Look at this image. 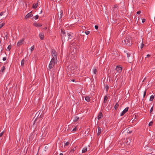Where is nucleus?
<instances>
[{
  "label": "nucleus",
  "mask_w": 155,
  "mask_h": 155,
  "mask_svg": "<svg viewBox=\"0 0 155 155\" xmlns=\"http://www.w3.org/2000/svg\"><path fill=\"white\" fill-rule=\"evenodd\" d=\"M153 110V107H152L150 109V112L151 113Z\"/></svg>",
  "instance_id": "44"
},
{
  "label": "nucleus",
  "mask_w": 155,
  "mask_h": 155,
  "mask_svg": "<svg viewBox=\"0 0 155 155\" xmlns=\"http://www.w3.org/2000/svg\"><path fill=\"white\" fill-rule=\"evenodd\" d=\"M79 119V117H78L76 116L75 117L74 119L73 120V121L74 122H76Z\"/></svg>",
  "instance_id": "22"
},
{
  "label": "nucleus",
  "mask_w": 155,
  "mask_h": 155,
  "mask_svg": "<svg viewBox=\"0 0 155 155\" xmlns=\"http://www.w3.org/2000/svg\"><path fill=\"white\" fill-rule=\"evenodd\" d=\"M45 29H47V28H45Z\"/></svg>",
  "instance_id": "61"
},
{
  "label": "nucleus",
  "mask_w": 155,
  "mask_h": 155,
  "mask_svg": "<svg viewBox=\"0 0 155 155\" xmlns=\"http://www.w3.org/2000/svg\"><path fill=\"white\" fill-rule=\"evenodd\" d=\"M45 29H47V28H45Z\"/></svg>",
  "instance_id": "62"
},
{
  "label": "nucleus",
  "mask_w": 155,
  "mask_h": 155,
  "mask_svg": "<svg viewBox=\"0 0 155 155\" xmlns=\"http://www.w3.org/2000/svg\"><path fill=\"white\" fill-rule=\"evenodd\" d=\"M71 130L70 129H68V130H67V131L69 132V131H70Z\"/></svg>",
  "instance_id": "55"
},
{
  "label": "nucleus",
  "mask_w": 155,
  "mask_h": 155,
  "mask_svg": "<svg viewBox=\"0 0 155 155\" xmlns=\"http://www.w3.org/2000/svg\"><path fill=\"white\" fill-rule=\"evenodd\" d=\"M122 69V68L121 67L118 66H117L115 68V70L117 71L119 73H120L121 72Z\"/></svg>",
  "instance_id": "9"
},
{
  "label": "nucleus",
  "mask_w": 155,
  "mask_h": 155,
  "mask_svg": "<svg viewBox=\"0 0 155 155\" xmlns=\"http://www.w3.org/2000/svg\"><path fill=\"white\" fill-rule=\"evenodd\" d=\"M153 124V122L152 121L150 122L149 123V126H152Z\"/></svg>",
  "instance_id": "36"
},
{
  "label": "nucleus",
  "mask_w": 155,
  "mask_h": 155,
  "mask_svg": "<svg viewBox=\"0 0 155 155\" xmlns=\"http://www.w3.org/2000/svg\"><path fill=\"white\" fill-rule=\"evenodd\" d=\"M34 48L35 47L34 45L31 47V51H32L34 50Z\"/></svg>",
  "instance_id": "33"
},
{
  "label": "nucleus",
  "mask_w": 155,
  "mask_h": 155,
  "mask_svg": "<svg viewBox=\"0 0 155 155\" xmlns=\"http://www.w3.org/2000/svg\"><path fill=\"white\" fill-rule=\"evenodd\" d=\"M147 57H150V55L148 54L147 55Z\"/></svg>",
  "instance_id": "54"
},
{
  "label": "nucleus",
  "mask_w": 155,
  "mask_h": 155,
  "mask_svg": "<svg viewBox=\"0 0 155 155\" xmlns=\"http://www.w3.org/2000/svg\"><path fill=\"white\" fill-rule=\"evenodd\" d=\"M57 58H54L53 57L52 58L50 62L52 63H55V61H56V60H57Z\"/></svg>",
  "instance_id": "19"
},
{
  "label": "nucleus",
  "mask_w": 155,
  "mask_h": 155,
  "mask_svg": "<svg viewBox=\"0 0 155 155\" xmlns=\"http://www.w3.org/2000/svg\"><path fill=\"white\" fill-rule=\"evenodd\" d=\"M82 28L83 29H84V28H85V27L84 26H82Z\"/></svg>",
  "instance_id": "53"
},
{
  "label": "nucleus",
  "mask_w": 155,
  "mask_h": 155,
  "mask_svg": "<svg viewBox=\"0 0 155 155\" xmlns=\"http://www.w3.org/2000/svg\"><path fill=\"white\" fill-rule=\"evenodd\" d=\"M132 131L131 130L129 131V132H128V134H131L132 133Z\"/></svg>",
  "instance_id": "52"
},
{
  "label": "nucleus",
  "mask_w": 155,
  "mask_h": 155,
  "mask_svg": "<svg viewBox=\"0 0 155 155\" xmlns=\"http://www.w3.org/2000/svg\"><path fill=\"white\" fill-rule=\"evenodd\" d=\"M42 12V11L41 10V12L40 13H41Z\"/></svg>",
  "instance_id": "60"
},
{
  "label": "nucleus",
  "mask_w": 155,
  "mask_h": 155,
  "mask_svg": "<svg viewBox=\"0 0 155 155\" xmlns=\"http://www.w3.org/2000/svg\"><path fill=\"white\" fill-rule=\"evenodd\" d=\"M4 25V24L3 23H2V24L0 25V28H1Z\"/></svg>",
  "instance_id": "43"
},
{
  "label": "nucleus",
  "mask_w": 155,
  "mask_h": 155,
  "mask_svg": "<svg viewBox=\"0 0 155 155\" xmlns=\"http://www.w3.org/2000/svg\"><path fill=\"white\" fill-rule=\"evenodd\" d=\"M125 44L127 45H131L132 42L130 40H129L127 38H126L124 40Z\"/></svg>",
  "instance_id": "5"
},
{
  "label": "nucleus",
  "mask_w": 155,
  "mask_h": 155,
  "mask_svg": "<svg viewBox=\"0 0 155 155\" xmlns=\"http://www.w3.org/2000/svg\"><path fill=\"white\" fill-rule=\"evenodd\" d=\"M4 131H3L0 134V137H1L2 136V135L4 134Z\"/></svg>",
  "instance_id": "39"
},
{
  "label": "nucleus",
  "mask_w": 155,
  "mask_h": 155,
  "mask_svg": "<svg viewBox=\"0 0 155 155\" xmlns=\"http://www.w3.org/2000/svg\"><path fill=\"white\" fill-rule=\"evenodd\" d=\"M61 39L62 40V41H66L69 40V37L68 35V33H67L65 35H61Z\"/></svg>",
  "instance_id": "3"
},
{
  "label": "nucleus",
  "mask_w": 155,
  "mask_h": 155,
  "mask_svg": "<svg viewBox=\"0 0 155 155\" xmlns=\"http://www.w3.org/2000/svg\"><path fill=\"white\" fill-rule=\"evenodd\" d=\"M77 130V128L76 127L74 128L73 130H72V131H75Z\"/></svg>",
  "instance_id": "46"
},
{
  "label": "nucleus",
  "mask_w": 155,
  "mask_h": 155,
  "mask_svg": "<svg viewBox=\"0 0 155 155\" xmlns=\"http://www.w3.org/2000/svg\"><path fill=\"white\" fill-rule=\"evenodd\" d=\"M7 48L9 50V51L11 48V46L9 45L8 46Z\"/></svg>",
  "instance_id": "37"
},
{
  "label": "nucleus",
  "mask_w": 155,
  "mask_h": 155,
  "mask_svg": "<svg viewBox=\"0 0 155 155\" xmlns=\"http://www.w3.org/2000/svg\"><path fill=\"white\" fill-rule=\"evenodd\" d=\"M95 28L96 29H97L98 28V26L97 25H95Z\"/></svg>",
  "instance_id": "49"
},
{
  "label": "nucleus",
  "mask_w": 155,
  "mask_h": 155,
  "mask_svg": "<svg viewBox=\"0 0 155 155\" xmlns=\"http://www.w3.org/2000/svg\"><path fill=\"white\" fill-rule=\"evenodd\" d=\"M33 16V15L32 14V12H30L25 17V18L27 19L29 18V17H32Z\"/></svg>",
  "instance_id": "12"
},
{
  "label": "nucleus",
  "mask_w": 155,
  "mask_h": 155,
  "mask_svg": "<svg viewBox=\"0 0 155 155\" xmlns=\"http://www.w3.org/2000/svg\"><path fill=\"white\" fill-rule=\"evenodd\" d=\"M70 144V143L69 142H67L65 144L64 147L65 146H68Z\"/></svg>",
  "instance_id": "31"
},
{
  "label": "nucleus",
  "mask_w": 155,
  "mask_h": 155,
  "mask_svg": "<svg viewBox=\"0 0 155 155\" xmlns=\"http://www.w3.org/2000/svg\"><path fill=\"white\" fill-rule=\"evenodd\" d=\"M63 155V153H60V155Z\"/></svg>",
  "instance_id": "57"
},
{
  "label": "nucleus",
  "mask_w": 155,
  "mask_h": 155,
  "mask_svg": "<svg viewBox=\"0 0 155 155\" xmlns=\"http://www.w3.org/2000/svg\"><path fill=\"white\" fill-rule=\"evenodd\" d=\"M61 32L62 34V35H65V34H66V33L64 31V30H63L62 29L61 30Z\"/></svg>",
  "instance_id": "29"
},
{
  "label": "nucleus",
  "mask_w": 155,
  "mask_h": 155,
  "mask_svg": "<svg viewBox=\"0 0 155 155\" xmlns=\"http://www.w3.org/2000/svg\"><path fill=\"white\" fill-rule=\"evenodd\" d=\"M51 54L53 58H57V53L55 50L53 49L52 51Z\"/></svg>",
  "instance_id": "6"
},
{
  "label": "nucleus",
  "mask_w": 155,
  "mask_h": 155,
  "mask_svg": "<svg viewBox=\"0 0 155 155\" xmlns=\"http://www.w3.org/2000/svg\"><path fill=\"white\" fill-rule=\"evenodd\" d=\"M136 116H135V118L134 119H133V118L131 119L130 120V121H131L132 123H133L134 121H136V120H135V119L136 118Z\"/></svg>",
  "instance_id": "30"
},
{
  "label": "nucleus",
  "mask_w": 155,
  "mask_h": 155,
  "mask_svg": "<svg viewBox=\"0 0 155 155\" xmlns=\"http://www.w3.org/2000/svg\"><path fill=\"white\" fill-rule=\"evenodd\" d=\"M144 45V44L143 43V42H142L141 45L140 47V48L142 49L143 48Z\"/></svg>",
  "instance_id": "41"
},
{
  "label": "nucleus",
  "mask_w": 155,
  "mask_h": 155,
  "mask_svg": "<svg viewBox=\"0 0 155 155\" xmlns=\"http://www.w3.org/2000/svg\"><path fill=\"white\" fill-rule=\"evenodd\" d=\"M35 26L36 27H40L42 25L40 23H35L34 24Z\"/></svg>",
  "instance_id": "24"
},
{
  "label": "nucleus",
  "mask_w": 155,
  "mask_h": 155,
  "mask_svg": "<svg viewBox=\"0 0 155 155\" xmlns=\"http://www.w3.org/2000/svg\"><path fill=\"white\" fill-rule=\"evenodd\" d=\"M4 13V12H1L0 13V15L1 16H2L3 15Z\"/></svg>",
  "instance_id": "48"
},
{
  "label": "nucleus",
  "mask_w": 155,
  "mask_h": 155,
  "mask_svg": "<svg viewBox=\"0 0 155 155\" xmlns=\"http://www.w3.org/2000/svg\"><path fill=\"white\" fill-rule=\"evenodd\" d=\"M76 68L74 65L69 66L67 67V71L70 74H74L76 71Z\"/></svg>",
  "instance_id": "1"
},
{
  "label": "nucleus",
  "mask_w": 155,
  "mask_h": 155,
  "mask_svg": "<svg viewBox=\"0 0 155 155\" xmlns=\"http://www.w3.org/2000/svg\"><path fill=\"white\" fill-rule=\"evenodd\" d=\"M101 131V129L99 127H98V130L97 133V135L98 136H99L100 134Z\"/></svg>",
  "instance_id": "16"
},
{
  "label": "nucleus",
  "mask_w": 155,
  "mask_h": 155,
  "mask_svg": "<svg viewBox=\"0 0 155 155\" xmlns=\"http://www.w3.org/2000/svg\"><path fill=\"white\" fill-rule=\"evenodd\" d=\"M76 149V147H74L73 149H71L70 151V153H71V154L73 153L74 151Z\"/></svg>",
  "instance_id": "23"
},
{
  "label": "nucleus",
  "mask_w": 155,
  "mask_h": 155,
  "mask_svg": "<svg viewBox=\"0 0 155 155\" xmlns=\"http://www.w3.org/2000/svg\"><path fill=\"white\" fill-rule=\"evenodd\" d=\"M55 65V63H52L50 62V64L48 66V69L50 71L54 67Z\"/></svg>",
  "instance_id": "7"
},
{
  "label": "nucleus",
  "mask_w": 155,
  "mask_h": 155,
  "mask_svg": "<svg viewBox=\"0 0 155 155\" xmlns=\"http://www.w3.org/2000/svg\"><path fill=\"white\" fill-rule=\"evenodd\" d=\"M103 117V114L102 112H100L98 115L97 119L98 120H100Z\"/></svg>",
  "instance_id": "13"
},
{
  "label": "nucleus",
  "mask_w": 155,
  "mask_h": 155,
  "mask_svg": "<svg viewBox=\"0 0 155 155\" xmlns=\"http://www.w3.org/2000/svg\"><path fill=\"white\" fill-rule=\"evenodd\" d=\"M127 144H130V143L129 142V143H128V142H129H129H131V141L130 140V139L129 138H128L127 140Z\"/></svg>",
  "instance_id": "32"
},
{
  "label": "nucleus",
  "mask_w": 155,
  "mask_h": 155,
  "mask_svg": "<svg viewBox=\"0 0 155 155\" xmlns=\"http://www.w3.org/2000/svg\"><path fill=\"white\" fill-rule=\"evenodd\" d=\"M5 66H3V67L2 68L1 70V72H2V73H4V72L5 71Z\"/></svg>",
  "instance_id": "18"
},
{
  "label": "nucleus",
  "mask_w": 155,
  "mask_h": 155,
  "mask_svg": "<svg viewBox=\"0 0 155 155\" xmlns=\"http://www.w3.org/2000/svg\"><path fill=\"white\" fill-rule=\"evenodd\" d=\"M97 72V70L96 69H93V72L95 74H96V72Z\"/></svg>",
  "instance_id": "34"
},
{
  "label": "nucleus",
  "mask_w": 155,
  "mask_h": 155,
  "mask_svg": "<svg viewBox=\"0 0 155 155\" xmlns=\"http://www.w3.org/2000/svg\"><path fill=\"white\" fill-rule=\"evenodd\" d=\"M145 19H143L142 20V23H144L145 22Z\"/></svg>",
  "instance_id": "50"
},
{
  "label": "nucleus",
  "mask_w": 155,
  "mask_h": 155,
  "mask_svg": "<svg viewBox=\"0 0 155 155\" xmlns=\"http://www.w3.org/2000/svg\"><path fill=\"white\" fill-rule=\"evenodd\" d=\"M146 91L145 90L144 92L143 97H145V95H146Z\"/></svg>",
  "instance_id": "45"
},
{
  "label": "nucleus",
  "mask_w": 155,
  "mask_h": 155,
  "mask_svg": "<svg viewBox=\"0 0 155 155\" xmlns=\"http://www.w3.org/2000/svg\"><path fill=\"white\" fill-rule=\"evenodd\" d=\"M106 106V105H105L104 104L103 105V107H105Z\"/></svg>",
  "instance_id": "56"
},
{
  "label": "nucleus",
  "mask_w": 155,
  "mask_h": 155,
  "mask_svg": "<svg viewBox=\"0 0 155 155\" xmlns=\"http://www.w3.org/2000/svg\"><path fill=\"white\" fill-rule=\"evenodd\" d=\"M119 104L117 103L114 106V108L115 110H117Z\"/></svg>",
  "instance_id": "26"
},
{
  "label": "nucleus",
  "mask_w": 155,
  "mask_h": 155,
  "mask_svg": "<svg viewBox=\"0 0 155 155\" xmlns=\"http://www.w3.org/2000/svg\"><path fill=\"white\" fill-rule=\"evenodd\" d=\"M129 107H126L120 114V115L121 116H123L125 114L128 110Z\"/></svg>",
  "instance_id": "8"
},
{
  "label": "nucleus",
  "mask_w": 155,
  "mask_h": 155,
  "mask_svg": "<svg viewBox=\"0 0 155 155\" xmlns=\"http://www.w3.org/2000/svg\"><path fill=\"white\" fill-rule=\"evenodd\" d=\"M85 100L87 102L90 101V97L88 96L86 97H85Z\"/></svg>",
  "instance_id": "21"
},
{
  "label": "nucleus",
  "mask_w": 155,
  "mask_h": 155,
  "mask_svg": "<svg viewBox=\"0 0 155 155\" xmlns=\"http://www.w3.org/2000/svg\"><path fill=\"white\" fill-rule=\"evenodd\" d=\"M105 87L106 88L107 91L109 88V87L107 85H106Z\"/></svg>",
  "instance_id": "35"
},
{
  "label": "nucleus",
  "mask_w": 155,
  "mask_h": 155,
  "mask_svg": "<svg viewBox=\"0 0 155 155\" xmlns=\"http://www.w3.org/2000/svg\"><path fill=\"white\" fill-rule=\"evenodd\" d=\"M154 96L152 95H151L150 97V100H149L150 101H153V100L154 99Z\"/></svg>",
  "instance_id": "27"
},
{
  "label": "nucleus",
  "mask_w": 155,
  "mask_h": 155,
  "mask_svg": "<svg viewBox=\"0 0 155 155\" xmlns=\"http://www.w3.org/2000/svg\"><path fill=\"white\" fill-rule=\"evenodd\" d=\"M90 32L89 31H85V33L86 35H88L90 34Z\"/></svg>",
  "instance_id": "38"
},
{
  "label": "nucleus",
  "mask_w": 155,
  "mask_h": 155,
  "mask_svg": "<svg viewBox=\"0 0 155 155\" xmlns=\"http://www.w3.org/2000/svg\"><path fill=\"white\" fill-rule=\"evenodd\" d=\"M141 12L140 11H138L137 12V14H140Z\"/></svg>",
  "instance_id": "51"
},
{
  "label": "nucleus",
  "mask_w": 155,
  "mask_h": 155,
  "mask_svg": "<svg viewBox=\"0 0 155 155\" xmlns=\"http://www.w3.org/2000/svg\"><path fill=\"white\" fill-rule=\"evenodd\" d=\"M6 59H7V58H6V57H4L3 58V60L4 61H5L6 60Z\"/></svg>",
  "instance_id": "47"
},
{
  "label": "nucleus",
  "mask_w": 155,
  "mask_h": 155,
  "mask_svg": "<svg viewBox=\"0 0 155 155\" xmlns=\"http://www.w3.org/2000/svg\"><path fill=\"white\" fill-rule=\"evenodd\" d=\"M38 15H36L35 16V19H37L38 18Z\"/></svg>",
  "instance_id": "40"
},
{
  "label": "nucleus",
  "mask_w": 155,
  "mask_h": 155,
  "mask_svg": "<svg viewBox=\"0 0 155 155\" xmlns=\"http://www.w3.org/2000/svg\"><path fill=\"white\" fill-rule=\"evenodd\" d=\"M24 42L23 39L19 40L18 42L17 45L18 46H19L23 44Z\"/></svg>",
  "instance_id": "11"
},
{
  "label": "nucleus",
  "mask_w": 155,
  "mask_h": 155,
  "mask_svg": "<svg viewBox=\"0 0 155 155\" xmlns=\"http://www.w3.org/2000/svg\"><path fill=\"white\" fill-rule=\"evenodd\" d=\"M127 54L129 60L128 61L129 62L131 63L133 59V56L132 54L128 53H127Z\"/></svg>",
  "instance_id": "4"
},
{
  "label": "nucleus",
  "mask_w": 155,
  "mask_h": 155,
  "mask_svg": "<svg viewBox=\"0 0 155 155\" xmlns=\"http://www.w3.org/2000/svg\"><path fill=\"white\" fill-rule=\"evenodd\" d=\"M38 6V3L33 4V8L34 9H36Z\"/></svg>",
  "instance_id": "14"
},
{
  "label": "nucleus",
  "mask_w": 155,
  "mask_h": 155,
  "mask_svg": "<svg viewBox=\"0 0 155 155\" xmlns=\"http://www.w3.org/2000/svg\"><path fill=\"white\" fill-rule=\"evenodd\" d=\"M87 150V147H85L82 150V153H84L85 152H86Z\"/></svg>",
  "instance_id": "20"
},
{
  "label": "nucleus",
  "mask_w": 155,
  "mask_h": 155,
  "mask_svg": "<svg viewBox=\"0 0 155 155\" xmlns=\"http://www.w3.org/2000/svg\"><path fill=\"white\" fill-rule=\"evenodd\" d=\"M107 99H108V98H107V96H105L104 97V103H105L106 102L107 100Z\"/></svg>",
  "instance_id": "25"
},
{
  "label": "nucleus",
  "mask_w": 155,
  "mask_h": 155,
  "mask_svg": "<svg viewBox=\"0 0 155 155\" xmlns=\"http://www.w3.org/2000/svg\"><path fill=\"white\" fill-rule=\"evenodd\" d=\"M25 63V60L24 59H23L21 61V65L22 66H23Z\"/></svg>",
  "instance_id": "28"
},
{
  "label": "nucleus",
  "mask_w": 155,
  "mask_h": 155,
  "mask_svg": "<svg viewBox=\"0 0 155 155\" xmlns=\"http://www.w3.org/2000/svg\"><path fill=\"white\" fill-rule=\"evenodd\" d=\"M63 14V12L62 10H61L59 12V14L58 13V17L60 18V19H61L62 17V15Z\"/></svg>",
  "instance_id": "15"
},
{
  "label": "nucleus",
  "mask_w": 155,
  "mask_h": 155,
  "mask_svg": "<svg viewBox=\"0 0 155 155\" xmlns=\"http://www.w3.org/2000/svg\"><path fill=\"white\" fill-rule=\"evenodd\" d=\"M42 111L41 110H39L35 114V117H36V118L34 121V122L32 126H33L35 124V122L37 120H38L40 121L41 119L43 117V115L42 114Z\"/></svg>",
  "instance_id": "2"
},
{
  "label": "nucleus",
  "mask_w": 155,
  "mask_h": 155,
  "mask_svg": "<svg viewBox=\"0 0 155 155\" xmlns=\"http://www.w3.org/2000/svg\"><path fill=\"white\" fill-rule=\"evenodd\" d=\"M74 80H72V81H73V82H74Z\"/></svg>",
  "instance_id": "59"
},
{
  "label": "nucleus",
  "mask_w": 155,
  "mask_h": 155,
  "mask_svg": "<svg viewBox=\"0 0 155 155\" xmlns=\"http://www.w3.org/2000/svg\"><path fill=\"white\" fill-rule=\"evenodd\" d=\"M68 35L69 37V41H71V40L73 38V33H68Z\"/></svg>",
  "instance_id": "10"
},
{
  "label": "nucleus",
  "mask_w": 155,
  "mask_h": 155,
  "mask_svg": "<svg viewBox=\"0 0 155 155\" xmlns=\"http://www.w3.org/2000/svg\"><path fill=\"white\" fill-rule=\"evenodd\" d=\"M39 37L41 40L44 39V36L43 34L40 33L39 35Z\"/></svg>",
  "instance_id": "17"
},
{
  "label": "nucleus",
  "mask_w": 155,
  "mask_h": 155,
  "mask_svg": "<svg viewBox=\"0 0 155 155\" xmlns=\"http://www.w3.org/2000/svg\"><path fill=\"white\" fill-rule=\"evenodd\" d=\"M114 8H119V7H118V6L117 5H114Z\"/></svg>",
  "instance_id": "42"
},
{
  "label": "nucleus",
  "mask_w": 155,
  "mask_h": 155,
  "mask_svg": "<svg viewBox=\"0 0 155 155\" xmlns=\"http://www.w3.org/2000/svg\"><path fill=\"white\" fill-rule=\"evenodd\" d=\"M146 79V78H145L143 80V82H144V80H145Z\"/></svg>",
  "instance_id": "58"
}]
</instances>
